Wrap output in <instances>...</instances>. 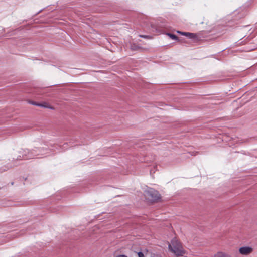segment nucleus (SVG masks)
Segmentation results:
<instances>
[{
  "label": "nucleus",
  "instance_id": "nucleus-1",
  "mask_svg": "<svg viewBox=\"0 0 257 257\" xmlns=\"http://www.w3.org/2000/svg\"><path fill=\"white\" fill-rule=\"evenodd\" d=\"M168 248L176 256H182L185 254L181 243L176 238L172 239L171 243L168 244Z\"/></svg>",
  "mask_w": 257,
  "mask_h": 257
},
{
  "label": "nucleus",
  "instance_id": "nucleus-2",
  "mask_svg": "<svg viewBox=\"0 0 257 257\" xmlns=\"http://www.w3.org/2000/svg\"><path fill=\"white\" fill-rule=\"evenodd\" d=\"M146 198L151 201H156L160 198L159 192L153 188H148L145 191Z\"/></svg>",
  "mask_w": 257,
  "mask_h": 257
},
{
  "label": "nucleus",
  "instance_id": "nucleus-3",
  "mask_svg": "<svg viewBox=\"0 0 257 257\" xmlns=\"http://www.w3.org/2000/svg\"><path fill=\"white\" fill-rule=\"evenodd\" d=\"M38 151L35 149H33L32 151H29L28 149L23 150V158L26 159H29L33 157L37 156L39 153H37Z\"/></svg>",
  "mask_w": 257,
  "mask_h": 257
},
{
  "label": "nucleus",
  "instance_id": "nucleus-4",
  "mask_svg": "<svg viewBox=\"0 0 257 257\" xmlns=\"http://www.w3.org/2000/svg\"><path fill=\"white\" fill-rule=\"evenodd\" d=\"M253 251L252 248L249 246H243L239 248V252L243 255H247L250 254Z\"/></svg>",
  "mask_w": 257,
  "mask_h": 257
},
{
  "label": "nucleus",
  "instance_id": "nucleus-5",
  "mask_svg": "<svg viewBox=\"0 0 257 257\" xmlns=\"http://www.w3.org/2000/svg\"><path fill=\"white\" fill-rule=\"evenodd\" d=\"M177 33L181 34L182 35L186 36L190 38H194L196 37L195 34L192 33H189V32H183L181 31H177Z\"/></svg>",
  "mask_w": 257,
  "mask_h": 257
},
{
  "label": "nucleus",
  "instance_id": "nucleus-6",
  "mask_svg": "<svg viewBox=\"0 0 257 257\" xmlns=\"http://www.w3.org/2000/svg\"><path fill=\"white\" fill-rule=\"evenodd\" d=\"M214 257H232L231 255L222 251H219L217 252L215 255Z\"/></svg>",
  "mask_w": 257,
  "mask_h": 257
},
{
  "label": "nucleus",
  "instance_id": "nucleus-7",
  "mask_svg": "<svg viewBox=\"0 0 257 257\" xmlns=\"http://www.w3.org/2000/svg\"><path fill=\"white\" fill-rule=\"evenodd\" d=\"M140 47L138 45H136V44H132L131 45V49L132 50L136 51V50L140 49Z\"/></svg>",
  "mask_w": 257,
  "mask_h": 257
},
{
  "label": "nucleus",
  "instance_id": "nucleus-8",
  "mask_svg": "<svg viewBox=\"0 0 257 257\" xmlns=\"http://www.w3.org/2000/svg\"><path fill=\"white\" fill-rule=\"evenodd\" d=\"M31 103L32 104H33V105H37V106H39L43 107H45V108H48V107L47 106L46 103L40 104V103H37L36 102H32Z\"/></svg>",
  "mask_w": 257,
  "mask_h": 257
},
{
  "label": "nucleus",
  "instance_id": "nucleus-9",
  "mask_svg": "<svg viewBox=\"0 0 257 257\" xmlns=\"http://www.w3.org/2000/svg\"><path fill=\"white\" fill-rule=\"evenodd\" d=\"M167 34L172 39L176 40H178V37L175 35L171 34V33H167Z\"/></svg>",
  "mask_w": 257,
  "mask_h": 257
},
{
  "label": "nucleus",
  "instance_id": "nucleus-10",
  "mask_svg": "<svg viewBox=\"0 0 257 257\" xmlns=\"http://www.w3.org/2000/svg\"><path fill=\"white\" fill-rule=\"evenodd\" d=\"M138 257H145L144 254L142 252H139L138 253Z\"/></svg>",
  "mask_w": 257,
  "mask_h": 257
},
{
  "label": "nucleus",
  "instance_id": "nucleus-11",
  "mask_svg": "<svg viewBox=\"0 0 257 257\" xmlns=\"http://www.w3.org/2000/svg\"><path fill=\"white\" fill-rule=\"evenodd\" d=\"M140 37L144 38H147L149 37V36L147 35H140Z\"/></svg>",
  "mask_w": 257,
  "mask_h": 257
},
{
  "label": "nucleus",
  "instance_id": "nucleus-12",
  "mask_svg": "<svg viewBox=\"0 0 257 257\" xmlns=\"http://www.w3.org/2000/svg\"><path fill=\"white\" fill-rule=\"evenodd\" d=\"M116 257H127V256H126L125 255H118Z\"/></svg>",
  "mask_w": 257,
  "mask_h": 257
},
{
  "label": "nucleus",
  "instance_id": "nucleus-13",
  "mask_svg": "<svg viewBox=\"0 0 257 257\" xmlns=\"http://www.w3.org/2000/svg\"><path fill=\"white\" fill-rule=\"evenodd\" d=\"M39 152H42V150H39Z\"/></svg>",
  "mask_w": 257,
  "mask_h": 257
}]
</instances>
